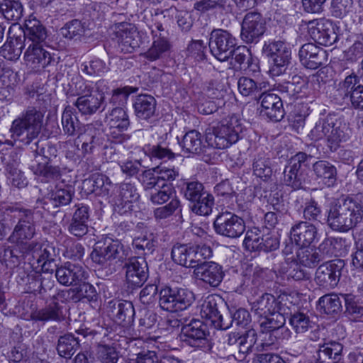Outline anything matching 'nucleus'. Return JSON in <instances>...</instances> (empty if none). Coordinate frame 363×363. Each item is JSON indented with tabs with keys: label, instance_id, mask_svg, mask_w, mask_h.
<instances>
[{
	"label": "nucleus",
	"instance_id": "1",
	"mask_svg": "<svg viewBox=\"0 0 363 363\" xmlns=\"http://www.w3.org/2000/svg\"><path fill=\"white\" fill-rule=\"evenodd\" d=\"M326 215L327 223L331 229L347 232L362 220L363 208L351 198L340 199L330 203Z\"/></svg>",
	"mask_w": 363,
	"mask_h": 363
},
{
	"label": "nucleus",
	"instance_id": "45",
	"mask_svg": "<svg viewBox=\"0 0 363 363\" xmlns=\"http://www.w3.org/2000/svg\"><path fill=\"white\" fill-rule=\"evenodd\" d=\"M267 83L257 84L255 80L247 77H242L238 81V89L243 96H254L262 88H265Z\"/></svg>",
	"mask_w": 363,
	"mask_h": 363
},
{
	"label": "nucleus",
	"instance_id": "13",
	"mask_svg": "<svg viewBox=\"0 0 363 363\" xmlns=\"http://www.w3.org/2000/svg\"><path fill=\"white\" fill-rule=\"evenodd\" d=\"M24 255H31L33 260L32 264L34 265L35 262L36 269L40 268V270L43 272L52 273L53 266H55L53 264L56 258L54 247L46 243L32 242L26 247Z\"/></svg>",
	"mask_w": 363,
	"mask_h": 363
},
{
	"label": "nucleus",
	"instance_id": "61",
	"mask_svg": "<svg viewBox=\"0 0 363 363\" xmlns=\"http://www.w3.org/2000/svg\"><path fill=\"white\" fill-rule=\"evenodd\" d=\"M156 242L154 235L150 233L135 238L133 240V246L137 250L151 252L154 250Z\"/></svg>",
	"mask_w": 363,
	"mask_h": 363
},
{
	"label": "nucleus",
	"instance_id": "36",
	"mask_svg": "<svg viewBox=\"0 0 363 363\" xmlns=\"http://www.w3.org/2000/svg\"><path fill=\"white\" fill-rule=\"evenodd\" d=\"M342 351V345L337 342L325 343L318 352V363H334L339 361Z\"/></svg>",
	"mask_w": 363,
	"mask_h": 363
},
{
	"label": "nucleus",
	"instance_id": "41",
	"mask_svg": "<svg viewBox=\"0 0 363 363\" xmlns=\"http://www.w3.org/2000/svg\"><path fill=\"white\" fill-rule=\"evenodd\" d=\"M79 343L78 340L72 334H66L58 340L57 350L58 354L65 358H70L78 350Z\"/></svg>",
	"mask_w": 363,
	"mask_h": 363
},
{
	"label": "nucleus",
	"instance_id": "40",
	"mask_svg": "<svg viewBox=\"0 0 363 363\" xmlns=\"http://www.w3.org/2000/svg\"><path fill=\"white\" fill-rule=\"evenodd\" d=\"M0 11L8 21H17L22 16L23 8L18 0H0Z\"/></svg>",
	"mask_w": 363,
	"mask_h": 363
},
{
	"label": "nucleus",
	"instance_id": "38",
	"mask_svg": "<svg viewBox=\"0 0 363 363\" xmlns=\"http://www.w3.org/2000/svg\"><path fill=\"white\" fill-rule=\"evenodd\" d=\"M138 199L139 194L134 186L130 184H122L117 187L113 200L116 205L123 206L128 203L135 202Z\"/></svg>",
	"mask_w": 363,
	"mask_h": 363
},
{
	"label": "nucleus",
	"instance_id": "16",
	"mask_svg": "<svg viewBox=\"0 0 363 363\" xmlns=\"http://www.w3.org/2000/svg\"><path fill=\"white\" fill-rule=\"evenodd\" d=\"M265 32V21L260 13H247L242 21L241 38L247 43L258 41Z\"/></svg>",
	"mask_w": 363,
	"mask_h": 363
},
{
	"label": "nucleus",
	"instance_id": "50",
	"mask_svg": "<svg viewBox=\"0 0 363 363\" xmlns=\"http://www.w3.org/2000/svg\"><path fill=\"white\" fill-rule=\"evenodd\" d=\"M62 125L65 133L74 135L79 128V122L74 113L73 108L67 106L62 115Z\"/></svg>",
	"mask_w": 363,
	"mask_h": 363
},
{
	"label": "nucleus",
	"instance_id": "11",
	"mask_svg": "<svg viewBox=\"0 0 363 363\" xmlns=\"http://www.w3.org/2000/svg\"><path fill=\"white\" fill-rule=\"evenodd\" d=\"M105 123L107 127V134L117 143H122L128 139L125 132L130 125V120L126 111L120 106H116L108 111L106 115Z\"/></svg>",
	"mask_w": 363,
	"mask_h": 363
},
{
	"label": "nucleus",
	"instance_id": "57",
	"mask_svg": "<svg viewBox=\"0 0 363 363\" xmlns=\"http://www.w3.org/2000/svg\"><path fill=\"white\" fill-rule=\"evenodd\" d=\"M82 70L90 76H100L108 70V67L104 61L96 58L83 63Z\"/></svg>",
	"mask_w": 363,
	"mask_h": 363
},
{
	"label": "nucleus",
	"instance_id": "60",
	"mask_svg": "<svg viewBox=\"0 0 363 363\" xmlns=\"http://www.w3.org/2000/svg\"><path fill=\"white\" fill-rule=\"evenodd\" d=\"M352 0H333L331 11L333 16L339 18L345 17L352 11Z\"/></svg>",
	"mask_w": 363,
	"mask_h": 363
},
{
	"label": "nucleus",
	"instance_id": "39",
	"mask_svg": "<svg viewBox=\"0 0 363 363\" xmlns=\"http://www.w3.org/2000/svg\"><path fill=\"white\" fill-rule=\"evenodd\" d=\"M212 250L210 247L203 245H193L190 251L189 258L187 263L188 268H193L194 270L204 263V260L211 257Z\"/></svg>",
	"mask_w": 363,
	"mask_h": 363
},
{
	"label": "nucleus",
	"instance_id": "24",
	"mask_svg": "<svg viewBox=\"0 0 363 363\" xmlns=\"http://www.w3.org/2000/svg\"><path fill=\"white\" fill-rule=\"evenodd\" d=\"M218 300H220L218 296H208L201 305L200 313L202 318L209 320L216 328L226 330L229 328L230 323H225L223 315L220 314Z\"/></svg>",
	"mask_w": 363,
	"mask_h": 363
},
{
	"label": "nucleus",
	"instance_id": "53",
	"mask_svg": "<svg viewBox=\"0 0 363 363\" xmlns=\"http://www.w3.org/2000/svg\"><path fill=\"white\" fill-rule=\"evenodd\" d=\"M289 323L296 333H304L311 328L310 318L303 312H296L291 315Z\"/></svg>",
	"mask_w": 363,
	"mask_h": 363
},
{
	"label": "nucleus",
	"instance_id": "6",
	"mask_svg": "<svg viewBox=\"0 0 363 363\" xmlns=\"http://www.w3.org/2000/svg\"><path fill=\"white\" fill-rule=\"evenodd\" d=\"M194 301L192 291L184 288L165 286L160 292L159 303L167 311L174 313L189 308Z\"/></svg>",
	"mask_w": 363,
	"mask_h": 363
},
{
	"label": "nucleus",
	"instance_id": "33",
	"mask_svg": "<svg viewBox=\"0 0 363 363\" xmlns=\"http://www.w3.org/2000/svg\"><path fill=\"white\" fill-rule=\"evenodd\" d=\"M279 306V302H277L273 295L265 294L252 303V311L257 315L263 318L278 311Z\"/></svg>",
	"mask_w": 363,
	"mask_h": 363
},
{
	"label": "nucleus",
	"instance_id": "29",
	"mask_svg": "<svg viewBox=\"0 0 363 363\" xmlns=\"http://www.w3.org/2000/svg\"><path fill=\"white\" fill-rule=\"evenodd\" d=\"M182 333L184 337V341L193 347H197L206 337L207 326L201 320L194 319L182 327Z\"/></svg>",
	"mask_w": 363,
	"mask_h": 363
},
{
	"label": "nucleus",
	"instance_id": "35",
	"mask_svg": "<svg viewBox=\"0 0 363 363\" xmlns=\"http://www.w3.org/2000/svg\"><path fill=\"white\" fill-rule=\"evenodd\" d=\"M84 185L90 187L89 191L99 196L108 195L113 186L106 176L99 173L94 174L88 179H85Z\"/></svg>",
	"mask_w": 363,
	"mask_h": 363
},
{
	"label": "nucleus",
	"instance_id": "4",
	"mask_svg": "<svg viewBox=\"0 0 363 363\" xmlns=\"http://www.w3.org/2000/svg\"><path fill=\"white\" fill-rule=\"evenodd\" d=\"M242 131V126L238 118L228 116L206 128V142L212 147L225 149L238 140Z\"/></svg>",
	"mask_w": 363,
	"mask_h": 363
},
{
	"label": "nucleus",
	"instance_id": "34",
	"mask_svg": "<svg viewBox=\"0 0 363 363\" xmlns=\"http://www.w3.org/2000/svg\"><path fill=\"white\" fill-rule=\"evenodd\" d=\"M153 41L150 48L142 55L150 61H155L162 58L169 50L170 45L165 38L157 35L155 30H152Z\"/></svg>",
	"mask_w": 363,
	"mask_h": 363
},
{
	"label": "nucleus",
	"instance_id": "64",
	"mask_svg": "<svg viewBox=\"0 0 363 363\" xmlns=\"http://www.w3.org/2000/svg\"><path fill=\"white\" fill-rule=\"evenodd\" d=\"M97 356L104 363H116L118 354L114 347L108 345H99Z\"/></svg>",
	"mask_w": 363,
	"mask_h": 363
},
{
	"label": "nucleus",
	"instance_id": "37",
	"mask_svg": "<svg viewBox=\"0 0 363 363\" xmlns=\"http://www.w3.org/2000/svg\"><path fill=\"white\" fill-rule=\"evenodd\" d=\"M33 318L39 321H60L64 319L62 308L57 302L53 301L37 311Z\"/></svg>",
	"mask_w": 363,
	"mask_h": 363
},
{
	"label": "nucleus",
	"instance_id": "47",
	"mask_svg": "<svg viewBox=\"0 0 363 363\" xmlns=\"http://www.w3.org/2000/svg\"><path fill=\"white\" fill-rule=\"evenodd\" d=\"M191 210L200 216H208L211 213L214 205V197L208 192L203 193L201 198L191 202Z\"/></svg>",
	"mask_w": 363,
	"mask_h": 363
},
{
	"label": "nucleus",
	"instance_id": "27",
	"mask_svg": "<svg viewBox=\"0 0 363 363\" xmlns=\"http://www.w3.org/2000/svg\"><path fill=\"white\" fill-rule=\"evenodd\" d=\"M8 179L11 184L18 188H23L27 184V179L23 172L18 168L20 161L17 153L12 152L3 160Z\"/></svg>",
	"mask_w": 363,
	"mask_h": 363
},
{
	"label": "nucleus",
	"instance_id": "49",
	"mask_svg": "<svg viewBox=\"0 0 363 363\" xmlns=\"http://www.w3.org/2000/svg\"><path fill=\"white\" fill-rule=\"evenodd\" d=\"M182 146L183 150L187 152H200L202 149L201 133L196 130L187 132L183 138Z\"/></svg>",
	"mask_w": 363,
	"mask_h": 363
},
{
	"label": "nucleus",
	"instance_id": "52",
	"mask_svg": "<svg viewBox=\"0 0 363 363\" xmlns=\"http://www.w3.org/2000/svg\"><path fill=\"white\" fill-rule=\"evenodd\" d=\"M263 233L257 228L247 230L243 241L245 248L250 251L262 250Z\"/></svg>",
	"mask_w": 363,
	"mask_h": 363
},
{
	"label": "nucleus",
	"instance_id": "59",
	"mask_svg": "<svg viewBox=\"0 0 363 363\" xmlns=\"http://www.w3.org/2000/svg\"><path fill=\"white\" fill-rule=\"evenodd\" d=\"M206 192L203 184L197 181L186 182L184 189V196L191 203L201 198L203 193Z\"/></svg>",
	"mask_w": 363,
	"mask_h": 363
},
{
	"label": "nucleus",
	"instance_id": "55",
	"mask_svg": "<svg viewBox=\"0 0 363 363\" xmlns=\"http://www.w3.org/2000/svg\"><path fill=\"white\" fill-rule=\"evenodd\" d=\"M159 189H155L150 194V201L155 204H162L169 200L174 191L172 186L167 183H162Z\"/></svg>",
	"mask_w": 363,
	"mask_h": 363
},
{
	"label": "nucleus",
	"instance_id": "30",
	"mask_svg": "<svg viewBox=\"0 0 363 363\" xmlns=\"http://www.w3.org/2000/svg\"><path fill=\"white\" fill-rule=\"evenodd\" d=\"M156 105L153 96L147 94L138 96L133 104L136 116L142 120H148L155 115Z\"/></svg>",
	"mask_w": 363,
	"mask_h": 363
},
{
	"label": "nucleus",
	"instance_id": "48",
	"mask_svg": "<svg viewBox=\"0 0 363 363\" xmlns=\"http://www.w3.org/2000/svg\"><path fill=\"white\" fill-rule=\"evenodd\" d=\"M254 174L262 179H266L271 177L272 169L270 158L265 154H259L252 164Z\"/></svg>",
	"mask_w": 363,
	"mask_h": 363
},
{
	"label": "nucleus",
	"instance_id": "28",
	"mask_svg": "<svg viewBox=\"0 0 363 363\" xmlns=\"http://www.w3.org/2000/svg\"><path fill=\"white\" fill-rule=\"evenodd\" d=\"M47 30L42 23L33 16L25 21L23 43H45Z\"/></svg>",
	"mask_w": 363,
	"mask_h": 363
},
{
	"label": "nucleus",
	"instance_id": "21",
	"mask_svg": "<svg viewBox=\"0 0 363 363\" xmlns=\"http://www.w3.org/2000/svg\"><path fill=\"white\" fill-rule=\"evenodd\" d=\"M290 235L291 241L301 247H306L318 239L317 228L307 221L295 223L290 230Z\"/></svg>",
	"mask_w": 363,
	"mask_h": 363
},
{
	"label": "nucleus",
	"instance_id": "5",
	"mask_svg": "<svg viewBox=\"0 0 363 363\" xmlns=\"http://www.w3.org/2000/svg\"><path fill=\"white\" fill-rule=\"evenodd\" d=\"M108 84L104 80H99L94 86L82 79L75 83V94L79 96L74 104L83 114H93L104 102L105 95L108 92Z\"/></svg>",
	"mask_w": 363,
	"mask_h": 363
},
{
	"label": "nucleus",
	"instance_id": "23",
	"mask_svg": "<svg viewBox=\"0 0 363 363\" xmlns=\"http://www.w3.org/2000/svg\"><path fill=\"white\" fill-rule=\"evenodd\" d=\"M341 267L342 266L333 261L321 264L315 272L316 284L327 289L335 288L340 280Z\"/></svg>",
	"mask_w": 363,
	"mask_h": 363
},
{
	"label": "nucleus",
	"instance_id": "56",
	"mask_svg": "<svg viewBox=\"0 0 363 363\" xmlns=\"http://www.w3.org/2000/svg\"><path fill=\"white\" fill-rule=\"evenodd\" d=\"M84 33V27L81 21L73 20L66 23L61 29L60 34L68 39L81 37Z\"/></svg>",
	"mask_w": 363,
	"mask_h": 363
},
{
	"label": "nucleus",
	"instance_id": "32",
	"mask_svg": "<svg viewBox=\"0 0 363 363\" xmlns=\"http://www.w3.org/2000/svg\"><path fill=\"white\" fill-rule=\"evenodd\" d=\"M313 170L319 183L330 186L335 182L336 168L327 161L316 162L313 166Z\"/></svg>",
	"mask_w": 363,
	"mask_h": 363
},
{
	"label": "nucleus",
	"instance_id": "18",
	"mask_svg": "<svg viewBox=\"0 0 363 363\" xmlns=\"http://www.w3.org/2000/svg\"><path fill=\"white\" fill-rule=\"evenodd\" d=\"M125 281L130 287H140L147 280L148 267L144 257H132L125 263Z\"/></svg>",
	"mask_w": 363,
	"mask_h": 363
},
{
	"label": "nucleus",
	"instance_id": "17",
	"mask_svg": "<svg viewBox=\"0 0 363 363\" xmlns=\"http://www.w3.org/2000/svg\"><path fill=\"white\" fill-rule=\"evenodd\" d=\"M55 277L61 285L77 286L86 280L88 272L80 264L66 262L56 268Z\"/></svg>",
	"mask_w": 363,
	"mask_h": 363
},
{
	"label": "nucleus",
	"instance_id": "46",
	"mask_svg": "<svg viewBox=\"0 0 363 363\" xmlns=\"http://www.w3.org/2000/svg\"><path fill=\"white\" fill-rule=\"evenodd\" d=\"M73 193L71 186L65 184H57L55 189L50 194L52 204L57 207L66 206L70 203Z\"/></svg>",
	"mask_w": 363,
	"mask_h": 363
},
{
	"label": "nucleus",
	"instance_id": "25",
	"mask_svg": "<svg viewBox=\"0 0 363 363\" xmlns=\"http://www.w3.org/2000/svg\"><path fill=\"white\" fill-rule=\"evenodd\" d=\"M260 113L272 121H280L284 116L283 104L280 97L273 93L264 92L259 96Z\"/></svg>",
	"mask_w": 363,
	"mask_h": 363
},
{
	"label": "nucleus",
	"instance_id": "58",
	"mask_svg": "<svg viewBox=\"0 0 363 363\" xmlns=\"http://www.w3.org/2000/svg\"><path fill=\"white\" fill-rule=\"evenodd\" d=\"M345 302L347 312L354 318L363 315V306L357 297L352 294H341Z\"/></svg>",
	"mask_w": 363,
	"mask_h": 363
},
{
	"label": "nucleus",
	"instance_id": "22",
	"mask_svg": "<svg viewBox=\"0 0 363 363\" xmlns=\"http://www.w3.org/2000/svg\"><path fill=\"white\" fill-rule=\"evenodd\" d=\"M193 276L211 287H217L223 279L224 272L218 264L214 262H204L193 271Z\"/></svg>",
	"mask_w": 363,
	"mask_h": 363
},
{
	"label": "nucleus",
	"instance_id": "9",
	"mask_svg": "<svg viewBox=\"0 0 363 363\" xmlns=\"http://www.w3.org/2000/svg\"><path fill=\"white\" fill-rule=\"evenodd\" d=\"M262 52L270 59L272 76H279L286 71L291 58V50L286 43L281 40L265 42Z\"/></svg>",
	"mask_w": 363,
	"mask_h": 363
},
{
	"label": "nucleus",
	"instance_id": "8",
	"mask_svg": "<svg viewBox=\"0 0 363 363\" xmlns=\"http://www.w3.org/2000/svg\"><path fill=\"white\" fill-rule=\"evenodd\" d=\"M16 212L18 222L9 236V240L16 244L23 255L26 247L31 243L28 241L31 240L35 234V225L33 213L30 210L21 209Z\"/></svg>",
	"mask_w": 363,
	"mask_h": 363
},
{
	"label": "nucleus",
	"instance_id": "63",
	"mask_svg": "<svg viewBox=\"0 0 363 363\" xmlns=\"http://www.w3.org/2000/svg\"><path fill=\"white\" fill-rule=\"evenodd\" d=\"M179 208V200L173 199L168 204L157 208L154 211V215L157 219H164L172 216Z\"/></svg>",
	"mask_w": 363,
	"mask_h": 363
},
{
	"label": "nucleus",
	"instance_id": "12",
	"mask_svg": "<svg viewBox=\"0 0 363 363\" xmlns=\"http://www.w3.org/2000/svg\"><path fill=\"white\" fill-rule=\"evenodd\" d=\"M213 225L216 233L229 238H237L245 230L244 220L230 211L220 213L216 216Z\"/></svg>",
	"mask_w": 363,
	"mask_h": 363
},
{
	"label": "nucleus",
	"instance_id": "2",
	"mask_svg": "<svg viewBox=\"0 0 363 363\" xmlns=\"http://www.w3.org/2000/svg\"><path fill=\"white\" fill-rule=\"evenodd\" d=\"M350 134V128L343 118L329 114L315 123L308 136L313 141L325 139L330 150L335 151L342 143L349 140Z\"/></svg>",
	"mask_w": 363,
	"mask_h": 363
},
{
	"label": "nucleus",
	"instance_id": "7",
	"mask_svg": "<svg viewBox=\"0 0 363 363\" xmlns=\"http://www.w3.org/2000/svg\"><path fill=\"white\" fill-rule=\"evenodd\" d=\"M126 256L122 243L109 238L104 242H98L91 254L92 261L103 267L111 266L114 261H122Z\"/></svg>",
	"mask_w": 363,
	"mask_h": 363
},
{
	"label": "nucleus",
	"instance_id": "44",
	"mask_svg": "<svg viewBox=\"0 0 363 363\" xmlns=\"http://www.w3.org/2000/svg\"><path fill=\"white\" fill-rule=\"evenodd\" d=\"M113 314L118 324H128L135 314L133 306L129 301L118 302L116 306L114 304Z\"/></svg>",
	"mask_w": 363,
	"mask_h": 363
},
{
	"label": "nucleus",
	"instance_id": "10",
	"mask_svg": "<svg viewBox=\"0 0 363 363\" xmlns=\"http://www.w3.org/2000/svg\"><path fill=\"white\" fill-rule=\"evenodd\" d=\"M23 63L30 70L38 71L48 66L53 60L45 43H23Z\"/></svg>",
	"mask_w": 363,
	"mask_h": 363
},
{
	"label": "nucleus",
	"instance_id": "42",
	"mask_svg": "<svg viewBox=\"0 0 363 363\" xmlns=\"http://www.w3.org/2000/svg\"><path fill=\"white\" fill-rule=\"evenodd\" d=\"M23 48V42L21 38H11L0 48V55L9 60H17Z\"/></svg>",
	"mask_w": 363,
	"mask_h": 363
},
{
	"label": "nucleus",
	"instance_id": "15",
	"mask_svg": "<svg viewBox=\"0 0 363 363\" xmlns=\"http://www.w3.org/2000/svg\"><path fill=\"white\" fill-rule=\"evenodd\" d=\"M359 79L355 74H350L339 83L337 96L342 99H350L354 108L363 109V86L359 84Z\"/></svg>",
	"mask_w": 363,
	"mask_h": 363
},
{
	"label": "nucleus",
	"instance_id": "54",
	"mask_svg": "<svg viewBox=\"0 0 363 363\" xmlns=\"http://www.w3.org/2000/svg\"><path fill=\"white\" fill-rule=\"evenodd\" d=\"M192 245L176 244L172 249L173 261L182 267H186Z\"/></svg>",
	"mask_w": 363,
	"mask_h": 363
},
{
	"label": "nucleus",
	"instance_id": "43",
	"mask_svg": "<svg viewBox=\"0 0 363 363\" xmlns=\"http://www.w3.org/2000/svg\"><path fill=\"white\" fill-rule=\"evenodd\" d=\"M32 172L46 181L57 180L61 177V170L58 166H53L46 162H39L30 166Z\"/></svg>",
	"mask_w": 363,
	"mask_h": 363
},
{
	"label": "nucleus",
	"instance_id": "62",
	"mask_svg": "<svg viewBox=\"0 0 363 363\" xmlns=\"http://www.w3.org/2000/svg\"><path fill=\"white\" fill-rule=\"evenodd\" d=\"M94 128L88 126L85 133L81 136L83 142L82 149L85 152H92L93 149L100 144L99 138L96 135L92 134Z\"/></svg>",
	"mask_w": 363,
	"mask_h": 363
},
{
	"label": "nucleus",
	"instance_id": "26",
	"mask_svg": "<svg viewBox=\"0 0 363 363\" xmlns=\"http://www.w3.org/2000/svg\"><path fill=\"white\" fill-rule=\"evenodd\" d=\"M118 48L121 52L131 53L140 45L139 33L136 28L130 24L123 26L116 32Z\"/></svg>",
	"mask_w": 363,
	"mask_h": 363
},
{
	"label": "nucleus",
	"instance_id": "31",
	"mask_svg": "<svg viewBox=\"0 0 363 363\" xmlns=\"http://www.w3.org/2000/svg\"><path fill=\"white\" fill-rule=\"evenodd\" d=\"M279 305L278 311L263 317L260 322V328L263 333L279 330L285 324L286 318L284 313H286V310L284 308L283 298L279 301Z\"/></svg>",
	"mask_w": 363,
	"mask_h": 363
},
{
	"label": "nucleus",
	"instance_id": "19",
	"mask_svg": "<svg viewBox=\"0 0 363 363\" xmlns=\"http://www.w3.org/2000/svg\"><path fill=\"white\" fill-rule=\"evenodd\" d=\"M151 171H145L142 175V180L145 189H153L160 186V183H167L174 181L179 175L178 169L174 167H170L165 165H160Z\"/></svg>",
	"mask_w": 363,
	"mask_h": 363
},
{
	"label": "nucleus",
	"instance_id": "51",
	"mask_svg": "<svg viewBox=\"0 0 363 363\" xmlns=\"http://www.w3.org/2000/svg\"><path fill=\"white\" fill-rule=\"evenodd\" d=\"M318 302L320 308L326 314H336L342 310V303L337 294L324 295L320 298Z\"/></svg>",
	"mask_w": 363,
	"mask_h": 363
},
{
	"label": "nucleus",
	"instance_id": "3",
	"mask_svg": "<svg viewBox=\"0 0 363 363\" xmlns=\"http://www.w3.org/2000/svg\"><path fill=\"white\" fill-rule=\"evenodd\" d=\"M44 115L35 108L30 107L14 119L10 128L11 136L23 145L30 144L40 134Z\"/></svg>",
	"mask_w": 363,
	"mask_h": 363
},
{
	"label": "nucleus",
	"instance_id": "14",
	"mask_svg": "<svg viewBox=\"0 0 363 363\" xmlns=\"http://www.w3.org/2000/svg\"><path fill=\"white\" fill-rule=\"evenodd\" d=\"M236 45V39L229 32L222 29L214 30L211 33L209 48L212 55L218 60H228Z\"/></svg>",
	"mask_w": 363,
	"mask_h": 363
},
{
	"label": "nucleus",
	"instance_id": "20",
	"mask_svg": "<svg viewBox=\"0 0 363 363\" xmlns=\"http://www.w3.org/2000/svg\"><path fill=\"white\" fill-rule=\"evenodd\" d=\"M301 64L308 69H315L328 61L327 52L313 43L304 44L298 52Z\"/></svg>",
	"mask_w": 363,
	"mask_h": 363
}]
</instances>
